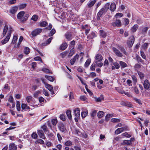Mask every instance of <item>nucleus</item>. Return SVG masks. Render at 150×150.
Returning <instances> with one entry per match:
<instances>
[{"mask_svg":"<svg viewBox=\"0 0 150 150\" xmlns=\"http://www.w3.org/2000/svg\"><path fill=\"white\" fill-rule=\"evenodd\" d=\"M96 2V0H90L87 4V7L88 8H91L94 5Z\"/></svg>","mask_w":150,"mask_h":150,"instance_id":"ddd939ff","label":"nucleus"},{"mask_svg":"<svg viewBox=\"0 0 150 150\" xmlns=\"http://www.w3.org/2000/svg\"><path fill=\"white\" fill-rule=\"evenodd\" d=\"M88 111H84L82 112L81 115L82 118H85L88 114Z\"/></svg>","mask_w":150,"mask_h":150,"instance_id":"a19ab883","label":"nucleus"},{"mask_svg":"<svg viewBox=\"0 0 150 150\" xmlns=\"http://www.w3.org/2000/svg\"><path fill=\"white\" fill-rule=\"evenodd\" d=\"M32 137L34 139H36L38 137V135L36 133H33L31 135Z\"/></svg>","mask_w":150,"mask_h":150,"instance_id":"680f3d73","label":"nucleus"},{"mask_svg":"<svg viewBox=\"0 0 150 150\" xmlns=\"http://www.w3.org/2000/svg\"><path fill=\"white\" fill-rule=\"evenodd\" d=\"M67 47V43L66 42H64L60 46V50H65Z\"/></svg>","mask_w":150,"mask_h":150,"instance_id":"aec40b11","label":"nucleus"},{"mask_svg":"<svg viewBox=\"0 0 150 150\" xmlns=\"http://www.w3.org/2000/svg\"><path fill=\"white\" fill-rule=\"evenodd\" d=\"M56 32V30L54 28L52 29L50 31V33L49 34V36H52Z\"/></svg>","mask_w":150,"mask_h":150,"instance_id":"ea45409f","label":"nucleus"},{"mask_svg":"<svg viewBox=\"0 0 150 150\" xmlns=\"http://www.w3.org/2000/svg\"><path fill=\"white\" fill-rule=\"evenodd\" d=\"M112 116V115L111 114H107L105 116V120L107 121H108L109 120V118H110V117Z\"/></svg>","mask_w":150,"mask_h":150,"instance_id":"338daca9","label":"nucleus"},{"mask_svg":"<svg viewBox=\"0 0 150 150\" xmlns=\"http://www.w3.org/2000/svg\"><path fill=\"white\" fill-rule=\"evenodd\" d=\"M79 57V56L78 54H76L75 55L74 57L70 60V63L72 65H73L74 64L76 60L78 59Z\"/></svg>","mask_w":150,"mask_h":150,"instance_id":"dca6fc26","label":"nucleus"},{"mask_svg":"<svg viewBox=\"0 0 150 150\" xmlns=\"http://www.w3.org/2000/svg\"><path fill=\"white\" fill-rule=\"evenodd\" d=\"M104 112L102 111H99L97 114V115L99 118H101L104 115Z\"/></svg>","mask_w":150,"mask_h":150,"instance_id":"4c0bfd02","label":"nucleus"},{"mask_svg":"<svg viewBox=\"0 0 150 150\" xmlns=\"http://www.w3.org/2000/svg\"><path fill=\"white\" fill-rule=\"evenodd\" d=\"M127 130L128 127L127 126H125L123 127L117 129L115 130V134H118L124 131H126Z\"/></svg>","mask_w":150,"mask_h":150,"instance_id":"0eeeda50","label":"nucleus"},{"mask_svg":"<svg viewBox=\"0 0 150 150\" xmlns=\"http://www.w3.org/2000/svg\"><path fill=\"white\" fill-rule=\"evenodd\" d=\"M137 73L138 74V75H139V76L141 78V79L142 78L144 77V75L143 73H142L140 71H138L137 72Z\"/></svg>","mask_w":150,"mask_h":150,"instance_id":"0e129e2a","label":"nucleus"},{"mask_svg":"<svg viewBox=\"0 0 150 150\" xmlns=\"http://www.w3.org/2000/svg\"><path fill=\"white\" fill-rule=\"evenodd\" d=\"M18 39L17 37L16 36H14L12 41V43L14 44L16 42Z\"/></svg>","mask_w":150,"mask_h":150,"instance_id":"13d9d810","label":"nucleus"},{"mask_svg":"<svg viewBox=\"0 0 150 150\" xmlns=\"http://www.w3.org/2000/svg\"><path fill=\"white\" fill-rule=\"evenodd\" d=\"M80 99L81 100L87 102L88 100L87 98L84 96H81L80 97Z\"/></svg>","mask_w":150,"mask_h":150,"instance_id":"603ef678","label":"nucleus"},{"mask_svg":"<svg viewBox=\"0 0 150 150\" xmlns=\"http://www.w3.org/2000/svg\"><path fill=\"white\" fill-rule=\"evenodd\" d=\"M91 62V60L90 59H88L85 63V66L86 67H88L90 64Z\"/></svg>","mask_w":150,"mask_h":150,"instance_id":"49530a36","label":"nucleus"},{"mask_svg":"<svg viewBox=\"0 0 150 150\" xmlns=\"http://www.w3.org/2000/svg\"><path fill=\"white\" fill-rule=\"evenodd\" d=\"M138 28V25L137 24L134 25L131 28V31L132 32L134 33L137 30Z\"/></svg>","mask_w":150,"mask_h":150,"instance_id":"a878e982","label":"nucleus"},{"mask_svg":"<svg viewBox=\"0 0 150 150\" xmlns=\"http://www.w3.org/2000/svg\"><path fill=\"white\" fill-rule=\"evenodd\" d=\"M95 101L97 102H100L102 100H103L104 99L103 96V95H101L98 98H96Z\"/></svg>","mask_w":150,"mask_h":150,"instance_id":"5701e85b","label":"nucleus"},{"mask_svg":"<svg viewBox=\"0 0 150 150\" xmlns=\"http://www.w3.org/2000/svg\"><path fill=\"white\" fill-rule=\"evenodd\" d=\"M74 47L71 50L70 53H69L68 55V57H71L73 54L74 53Z\"/></svg>","mask_w":150,"mask_h":150,"instance_id":"72a5a7b5","label":"nucleus"},{"mask_svg":"<svg viewBox=\"0 0 150 150\" xmlns=\"http://www.w3.org/2000/svg\"><path fill=\"white\" fill-rule=\"evenodd\" d=\"M68 53V52L67 51L63 52L60 54V55L62 58H64Z\"/></svg>","mask_w":150,"mask_h":150,"instance_id":"de8ad7c7","label":"nucleus"},{"mask_svg":"<svg viewBox=\"0 0 150 150\" xmlns=\"http://www.w3.org/2000/svg\"><path fill=\"white\" fill-rule=\"evenodd\" d=\"M134 100L139 105H142V103L141 100L139 99H137V98H134Z\"/></svg>","mask_w":150,"mask_h":150,"instance_id":"864d4df0","label":"nucleus"},{"mask_svg":"<svg viewBox=\"0 0 150 150\" xmlns=\"http://www.w3.org/2000/svg\"><path fill=\"white\" fill-rule=\"evenodd\" d=\"M95 64H92L91 67L90 69L91 71H93L95 70Z\"/></svg>","mask_w":150,"mask_h":150,"instance_id":"774afa93","label":"nucleus"},{"mask_svg":"<svg viewBox=\"0 0 150 150\" xmlns=\"http://www.w3.org/2000/svg\"><path fill=\"white\" fill-rule=\"evenodd\" d=\"M97 113V111L96 110H93L91 113V116L93 118L96 115Z\"/></svg>","mask_w":150,"mask_h":150,"instance_id":"5fc2aeb1","label":"nucleus"},{"mask_svg":"<svg viewBox=\"0 0 150 150\" xmlns=\"http://www.w3.org/2000/svg\"><path fill=\"white\" fill-rule=\"evenodd\" d=\"M30 52V49L28 47H25L24 50V52L26 54H28Z\"/></svg>","mask_w":150,"mask_h":150,"instance_id":"c85d7f7f","label":"nucleus"},{"mask_svg":"<svg viewBox=\"0 0 150 150\" xmlns=\"http://www.w3.org/2000/svg\"><path fill=\"white\" fill-rule=\"evenodd\" d=\"M120 65L121 67L122 68H123L125 67H126L127 65L126 63H125V62H122V61H120Z\"/></svg>","mask_w":150,"mask_h":150,"instance_id":"79ce46f5","label":"nucleus"},{"mask_svg":"<svg viewBox=\"0 0 150 150\" xmlns=\"http://www.w3.org/2000/svg\"><path fill=\"white\" fill-rule=\"evenodd\" d=\"M74 114L75 117L74 118L76 122L78 121V119L79 118L80 116V110L79 108H76L74 110Z\"/></svg>","mask_w":150,"mask_h":150,"instance_id":"423d86ee","label":"nucleus"},{"mask_svg":"<svg viewBox=\"0 0 150 150\" xmlns=\"http://www.w3.org/2000/svg\"><path fill=\"white\" fill-rule=\"evenodd\" d=\"M116 6L115 3H112L110 6V9L112 11H114L116 9Z\"/></svg>","mask_w":150,"mask_h":150,"instance_id":"412c9836","label":"nucleus"},{"mask_svg":"<svg viewBox=\"0 0 150 150\" xmlns=\"http://www.w3.org/2000/svg\"><path fill=\"white\" fill-rule=\"evenodd\" d=\"M66 114L68 118L71 120V111L69 110H67L66 111Z\"/></svg>","mask_w":150,"mask_h":150,"instance_id":"2f4dec72","label":"nucleus"},{"mask_svg":"<svg viewBox=\"0 0 150 150\" xmlns=\"http://www.w3.org/2000/svg\"><path fill=\"white\" fill-rule=\"evenodd\" d=\"M12 31V28L11 27L9 28L8 29V33L6 38L1 41V43L3 44H4L6 43L9 41L10 38Z\"/></svg>","mask_w":150,"mask_h":150,"instance_id":"7ed1b4c3","label":"nucleus"},{"mask_svg":"<svg viewBox=\"0 0 150 150\" xmlns=\"http://www.w3.org/2000/svg\"><path fill=\"white\" fill-rule=\"evenodd\" d=\"M136 60L138 63H144L143 60L141 59V57L138 55L136 54Z\"/></svg>","mask_w":150,"mask_h":150,"instance_id":"6ab92c4d","label":"nucleus"},{"mask_svg":"<svg viewBox=\"0 0 150 150\" xmlns=\"http://www.w3.org/2000/svg\"><path fill=\"white\" fill-rule=\"evenodd\" d=\"M121 105L123 106H125L129 107H132V105L130 103L127 101H122L120 103Z\"/></svg>","mask_w":150,"mask_h":150,"instance_id":"f3484780","label":"nucleus"},{"mask_svg":"<svg viewBox=\"0 0 150 150\" xmlns=\"http://www.w3.org/2000/svg\"><path fill=\"white\" fill-rule=\"evenodd\" d=\"M119 49L121 52H123L124 54L126 55H127V53L125 51L124 48L123 47H119Z\"/></svg>","mask_w":150,"mask_h":150,"instance_id":"c756f323","label":"nucleus"},{"mask_svg":"<svg viewBox=\"0 0 150 150\" xmlns=\"http://www.w3.org/2000/svg\"><path fill=\"white\" fill-rule=\"evenodd\" d=\"M45 87L50 91H51L52 90H53L52 87L51 85H50L47 83V84H45Z\"/></svg>","mask_w":150,"mask_h":150,"instance_id":"f704fd0d","label":"nucleus"},{"mask_svg":"<svg viewBox=\"0 0 150 150\" xmlns=\"http://www.w3.org/2000/svg\"><path fill=\"white\" fill-rule=\"evenodd\" d=\"M110 6L109 3H106L104 7L102 8L98 12L97 14V18L98 20H99L100 17L104 13H105L108 10Z\"/></svg>","mask_w":150,"mask_h":150,"instance_id":"f03ea898","label":"nucleus"},{"mask_svg":"<svg viewBox=\"0 0 150 150\" xmlns=\"http://www.w3.org/2000/svg\"><path fill=\"white\" fill-rule=\"evenodd\" d=\"M112 24L113 26L117 27H120L122 25L120 20L117 19L115 21H113Z\"/></svg>","mask_w":150,"mask_h":150,"instance_id":"1a4fd4ad","label":"nucleus"},{"mask_svg":"<svg viewBox=\"0 0 150 150\" xmlns=\"http://www.w3.org/2000/svg\"><path fill=\"white\" fill-rule=\"evenodd\" d=\"M8 30V25H5L4 27L2 33V35L4 36L6 35Z\"/></svg>","mask_w":150,"mask_h":150,"instance_id":"4be33fe9","label":"nucleus"},{"mask_svg":"<svg viewBox=\"0 0 150 150\" xmlns=\"http://www.w3.org/2000/svg\"><path fill=\"white\" fill-rule=\"evenodd\" d=\"M16 107L17 110L19 111L21 110L20 103L18 101L16 102Z\"/></svg>","mask_w":150,"mask_h":150,"instance_id":"58836bf2","label":"nucleus"},{"mask_svg":"<svg viewBox=\"0 0 150 150\" xmlns=\"http://www.w3.org/2000/svg\"><path fill=\"white\" fill-rule=\"evenodd\" d=\"M120 120L119 119L113 118L111 119V121L113 122H120Z\"/></svg>","mask_w":150,"mask_h":150,"instance_id":"8fccbe9b","label":"nucleus"},{"mask_svg":"<svg viewBox=\"0 0 150 150\" xmlns=\"http://www.w3.org/2000/svg\"><path fill=\"white\" fill-rule=\"evenodd\" d=\"M64 144L66 146H71L72 145V144L71 141L69 140L66 142Z\"/></svg>","mask_w":150,"mask_h":150,"instance_id":"09e8293b","label":"nucleus"},{"mask_svg":"<svg viewBox=\"0 0 150 150\" xmlns=\"http://www.w3.org/2000/svg\"><path fill=\"white\" fill-rule=\"evenodd\" d=\"M135 41V38L133 36H131L129 38V40L127 41V44L129 47H132Z\"/></svg>","mask_w":150,"mask_h":150,"instance_id":"20e7f679","label":"nucleus"},{"mask_svg":"<svg viewBox=\"0 0 150 150\" xmlns=\"http://www.w3.org/2000/svg\"><path fill=\"white\" fill-rule=\"evenodd\" d=\"M42 30L41 28H36L31 32V35L33 36H35L40 33L42 32Z\"/></svg>","mask_w":150,"mask_h":150,"instance_id":"39448f33","label":"nucleus"},{"mask_svg":"<svg viewBox=\"0 0 150 150\" xmlns=\"http://www.w3.org/2000/svg\"><path fill=\"white\" fill-rule=\"evenodd\" d=\"M27 4H23L20 5L18 7L20 9H22L25 8Z\"/></svg>","mask_w":150,"mask_h":150,"instance_id":"c03bdc74","label":"nucleus"},{"mask_svg":"<svg viewBox=\"0 0 150 150\" xmlns=\"http://www.w3.org/2000/svg\"><path fill=\"white\" fill-rule=\"evenodd\" d=\"M38 16L36 15H33L31 18L32 20H33L34 21H36L38 19Z\"/></svg>","mask_w":150,"mask_h":150,"instance_id":"37998d69","label":"nucleus"},{"mask_svg":"<svg viewBox=\"0 0 150 150\" xmlns=\"http://www.w3.org/2000/svg\"><path fill=\"white\" fill-rule=\"evenodd\" d=\"M25 12L24 11L19 12L17 15V18L22 23L26 21L30 16L29 13H26L25 15Z\"/></svg>","mask_w":150,"mask_h":150,"instance_id":"f257e3e1","label":"nucleus"},{"mask_svg":"<svg viewBox=\"0 0 150 150\" xmlns=\"http://www.w3.org/2000/svg\"><path fill=\"white\" fill-rule=\"evenodd\" d=\"M17 146L13 143H11L9 145L8 150H16Z\"/></svg>","mask_w":150,"mask_h":150,"instance_id":"a211bd4d","label":"nucleus"},{"mask_svg":"<svg viewBox=\"0 0 150 150\" xmlns=\"http://www.w3.org/2000/svg\"><path fill=\"white\" fill-rule=\"evenodd\" d=\"M122 135L124 137H127L129 138L131 137V136L128 134L127 132H125L123 133L122 134Z\"/></svg>","mask_w":150,"mask_h":150,"instance_id":"3c124183","label":"nucleus"},{"mask_svg":"<svg viewBox=\"0 0 150 150\" xmlns=\"http://www.w3.org/2000/svg\"><path fill=\"white\" fill-rule=\"evenodd\" d=\"M103 59V57L100 54H97L96 57V60L95 61V63L96 64L99 62H100Z\"/></svg>","mask_w":150,"mask_h":150,"instance_id":"4468645a","label":"nucleus"},{"mask_svg":"<svg viewBox=\"0 0 150 150\" xmlns=\"http://www.w3.org/2000/svg\"><path fill=\"white\" fill-rule=\"evenodd\" d=\"M57 125L58 128L62 132H64L66 130V127L63 123H59Z\"/></svg>","mask_w":150,"mask_h":150,"instance_id":"6e6552de","label":"nucleus"},{"mask_svg":"<svg viewBox=\"0 0 150 150\" xmlns=\"http://www.w3.org/2000/svg\"><path fill=\"white\" fill-rule=\"evenodd\" d=\"M32 97L30 96H28L26 98V100L29 103L31 100Z\"/></svg>","mask_w":150,"mask_h":150,"instance_id":"052dcab7","label":"nucleus"},{"mask_svg":"<svg viewBox=\"0 0 150 150\" xmlns=\"http://www.w3.org/2000/svg\"><path fill=\"white\" fill-rule=\"evenodd\" d=\"M140 54L141 56L142 57V58L143 59L145 60L146 59V55L145 54L144 52L142 50H141Z\"/></svg>","mask_w":150,"mask_h":150,"instance_id":"a18cd8bd","label":"nucleus"},{"mask_svg":"<svg viewBox=\"0 0 150 150\" xmlns=\"http://www.w3.org/2000/svg\"><path fill=\"white\" fill-rule=\"evenodd\" d=\"M18 10V7L16 6L13 7L10 10L11 13L13 14L16 12Z\"/></svg>","mask_w":150,"mask_h":150,"instance_id":"393cba45","label":"nucleus"},{"mask_svg":"<svg viewBox=\"0 0 150 150\" xmlns=\"http://www.w3.org/2000/svg\"><path fill=\"white\" fill-rule=\"evenodd\" d=\"M121 144L123 145H130L131 144V141L124 140L123 141L122 143Z\"/></svg>","mask_w":150,"mask_h":150,"instance_id":"bb28decb","label":"nucleus"},{"mask_svg":"<svg viewBox=\"0 0 150 150\" xmlns=\"http://www.w3.org/2000/svg\"><path fill=\"white\" fill-rule=\"evenodd\" d=\"M148 29V28L147 27H145L142 28V34L143 35H145L146 34Z\"/></svg>","mask_w":150,"mask_h":150,"instance_id":"e433bc0d","label":"nucleus"},{"mask_svg":"<svg viewBox=\"0 0 150 150\" xmlns=\"http://www.w3.org/2000/svg\"><path fill=\"white\" fill-rule=\"evenodd\" d=\"M60 119L63 121H65L66 120V117L64 114L61 115L60 116Z\"/></svg>","mask_w":150,"mask_h":150,"instance_id":"bf43d9fd","label":"nucleus"},{"mask_svg":"<svg viewBox=\"0 0 150 150\" xmlns=\"http://www.w3.org/2000/svg\"><path fill=\"white\" fill-rule=\"evenodd\" d=\"M36 143H40L42 144L44 143V142L43 140L41 139H39L37 140V141L36 142Z\"/></svg>","mask_w":150,"mask_h":150,"instance_id":"6e6d98bb","label":"nucleus"},{"mask_svg":"<svg viewBox=\"0 0 150 150\" xmlns=\"http://www.w3.org/2000/svg\"><path fill=\"white\" fill-rule=\"evenodd\" d=\"M48 24V23L47 21H42L41 22L39 23V25L40 27H45Z\"/></svg>","mask_w":150,"mask_h":150,"instance_id":"b1692460","label":"nucleus"},{"mask_svg":"<svg viewBox=\"0 0 150 150\" xmlns=\"http://www.w3.org/2000/svg\"><path fill=\"white\" fill-rule=\"evenodd\" d=\"M100 36L103 38H105L106 36V33L103 30H100Z\"/></svg>","mask_w":150,"mask_h":150,"instance_id":"cd10ccee","label":"nucleus"},{"mask_svg":"<svg viewBox=\"0 0 150 150\" xmlns=\"http://www.w3.org/2000/svg\"><path fill=\"white\" fill-rule=\"evenodd\" d=\"M66 38L69 40L72 39V35L70 32H67L65 35Z\"/></svg>","mask_w":150,"mask_h":150,"instance_id":"2eb2a0df","label":"nucleus"},{"mask_svg":"<svg viewBox=\"0 0 150 150\" xmlns=\"http://www.w3.org/2000/svg\"><path fill=\"white\" fill-rule=\"evenodd\" d=\"M52 39V37H51L49 38L48 39L46 40V43H45L43 44V45H45L49 44L51 42Z\"/></svg>","mask_w":150,"mask_h":150,"instance_id":"c9c22d12","label":"nucleus"},{"mask_svg":"<svg viewBox=\"0 0 150 150\" xmlns=\"http://www.w3.org/2000/svg\"><path fill=\"white\" fill-rule=\"evenodd\" d=\"M52 124L53 125H56L57 123V121L56 119H52L51 121Z\"/></svg>","mask_w":150,"mask_h":150,"instance_id":"4d7b16f0","label":"nucleus"},{"mask_svg":"<svg viewBox=\"0 0 150 150\" xmlns=\"http://www.w3.org/2000/svg\"><path fill=\"white\" fill-rule=\"evenodd\" d=\"M44 132L41 129L38 130L37 132V133L40 137L43 139L45 138Z\"/></svg>","mask_w":150,"mask_h":150,"instance_id":"f8f14e48","label":"nucleus"},{"mask_svg":"<svg viewBox=\"0 0 150 150\" xmlns=\"http://www.w3.org/2000/svg\"><path fill=\"white\" fill-rule=\"evenodd\" d=\"M34 59L35 61H39L41 62H42V59L40 57H36L34 58Z\"/></svg>","mask_w":150,"mask_h":150,"instance_id":"69168bd1","label":"nucleus"},{"mask_svg":"<svg viewBox=\"0 0 150 150\" xmlns=\"http://www.w3.org/2000/svg\"><path fill=\"white\" fill-rule=\"evenodd\" d=\"M41 128L42 129L43 131L45 132L48 131V129L47 126L45 124H44L41 127Z\"/></svg>","mask_w":150,"mask_h":150,"instance_id":"473e14b6","label":"nucleus"},{"mask_svg":"<svg viewBox=\"0 0 150 150\" xmlns=\"http://www.w3.org/2000/svg\"><path fill=\"white\" fill-rule=\"evenodd\" d=\"M45 77L46 78L50 81L53 82L54 80V78L52 76L45 75Z\"/></svg>","mask_w":150,"mask_h":150,"instance_id":"7c9ffc66","label":"nucleus"},{"mask_svg":"<svg viewBox=\"0 0 150 150\" xmlns=\"http://www.w3.org/2000/svg\"><path fill=\"white\" fill-rule=\"evenodd\" d=\"M112 49L114 52L117 56L120 57H122V54L116 48L113 47Z\"/></svg>","mask_w":150,"mask_h":150,"instance_id":"9d476101","label":"nucleus"},{"mask_svg":"<svg viewBox=\"0 0 150 150\" xmlns=\"http://www.w3.org/2000/svg\"><path fill=\"white\" fill-rule=\"evenodd\" d=\"M143 85L144 86V88L146 89H148L150 87V84L148 80L146 79L145 80Z\"/></svg>","mask_w":150,"mask_h":150,"instance_id":"9b49d317","label":"nucleus"},{"mask_svg":"<svg viewBox=\"0 0 150 150\" xmlns=\"http://www.w3.org/2000/svg\"><path fill=\"white\" fill-rule=\"evenodd\" d=\"M141 65L138 64H135L134 67L135 69H139L141 68Z\"/></svg>","mask_w":150,"mask_h":150,"instance_id":"e2e57ef3","label":"nucleus"}]
</instances>
